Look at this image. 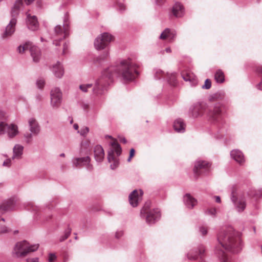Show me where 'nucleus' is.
Instances as JSON below:
<instances>
[{"label":"nucleus","instance_id":"ea45409f","mask_svg":"<svg viewBox=\"0 0 262 262\" xmlns=\"http://www.w3.org/2000/svg\"><path fill=\"white\" fill-rule=\"evenodd\" d=\"M71 229L70 228H68L65 231L64 233V235H62L59 238V241L60 242H63L66 239H67L69 236L70 235L71 233Z\"/></svg>","mask_w":262,"mask_h":262},{"label":"nucleus","instance_id":"774afa93","mask_svg":"<svg viewBox=\"0 0 262 262\" xmlns=\"http://www.w3.org/2000/svg\"><path fill=\"white\" fill-rule=\"evenodd\" d=\"M51 219V215H49L48 217L45 218L46 221H49Z\"/></svg>","mask_w":262,"mask_h":262},{"label":"nucleus","instance_id":"423d86ee","mask_svg":"<svg viewBox=\"0 0 262 262\" xmlns=\"http://www.w3.org/2000/svg\"><path fill=\"white\" fill-rule=\"evenodd\" d=\"M69 18L67 14H66L63 19V26L58 25L56 26L54 29V32L52 34V38L53 39V43L56 46H59V42L69 35Z\"/></svg>","mask_w":262,"mask_h":262},{"label":"nucleus","instance_id":"4468645a","mask_svg":"<svg viewBox=\"0 0 262 262\" xmlns=\"http://www.w3.org/2000/svg\"><path fill=\"white\" fill-rule=\"evenodd\" d=\"M62 100V94L58 88H53L50 92V104L53 108H58Z\"/></svg>","mask_w":262,"mask_h":262},{"label":"nucleus","instance_id":"864d4df0","mask_svg":"<svg viewBox=\"0 0 262 262\" xmlns=\"http://www.w3.org/2000/svg\"><path fill=\"white\" fill-rule=\"evenodd\" d=\"M56 255L54 254L50 253L49 255V262H53L54 260L56 259Z\"/></svg>","mask_w":262,"mask_h":262},{"label":"nucleus","instance_id":"39448f33","mask_svg":"<svg viewBox=\"0 0 262 262\" xmlns=\"http://www.w3.org/2000/svg\"><path fill=\"white\" fill-rule=\"evenodd\" d=\"M140 215L147 224L153 225L160 219L161 214L158 208H151V202L147 201L141 209Z\"/></svg>","mask_w":262,"mask_h":262},{"label":"nucleus","instance_id":"f03ea898","mask_svg":"<svg viewBox=\"0 0 262 262\" xmlns=\"http://www.w3.org/2000/svg\"><path fill=\"white\" fill-rule=\"evenodd\" d=\"M139 65L134 62L132 59L128 58L123 59L120 62L117 68L114 67H110L105 70H107V75L112 74L111 79L106 77L109 83L113 81V77L118 74L124 82H130L134 81L139 75L138 68Z\"/></svg>","mask_w":262,"mask_h":262},{"label":"nucleus","instance_id":"de8ad7c7","mask_svg":"<svg viewBox=\"0 0 262 262\" xmlns=\"http://www.w3.org/2000/svg\"><path fill=\"white\" fill-rule=\"evenodd\" d=\"M123 234H124V233L122 230H117L115 233V237L117 239H119L123 236Z\"/></svg>","mask_w":262,"mask_h":262},{"label":"nucleus","instance_id":"f8f14e48","mask_svg":"<svg viewBox=\"0 0 262 262\" xmlns=\"http://www.w3.org/2000/svg\"><path fill=\"white\" fill-rule=\"evenodd\" d=\"M207 107L206 104L204 102L194 103L189 107V116L194 119L202 117L206 112Z\"/></svg>","mask_w":262,"mask_h":262},{"label":"nucleus","instance_id":"c85d7f7f","mask_svg":"<svg viewBox=\"0 0 262 262\" xmlns=\"http://www.w3.org/2000/svg\"><path fill=\"white\" fill-rule=\"evenodd\" d=\"M52 71L55 77L58 78H61L64 74L63 67L59 61H57L55 64L53 66Z\"/></svg>","mask_w":262,"mask_h":262},{"label":"nucleus","instance_id":"aec40b11","mask_svg":"<svg viewBox=\"0 0 262 262\" xmlns=\"http://www.w3.org/2000/svg\"><path fill=\"white\" fill-rule=\"evenodd\" d=\"M26 24L28 28L32 31L37 30L39 23L35 15H31L28 12H26Z\"/></svg>","mask_w":262,"mask_h":262},{"label":"nucleus","instance_id":"49530a36","mask_svg":"<svg viewBox=\"0 0 262 262\" xmlns=\"http://www.w3.org/2000/svg\"><path fill=\"white\" fill-rule=\"evenodd\" d=\"M33 135L32 133H27L24 135V137L27 143H29L31 141Z\"/></svg>","mask_w":262,"mask_h":262},{"label":"nucleus","instance_id":"20e7f679","mask_svg":"<svg viewBox=\"0 0 262 262\" xmlns=\"http://www.w3.org/2000/svg\"><path fill=\"white\" fill-rule=\"evenodd\" d=\"M107 70H104L102 73L101 76L95 81L93 85L92 83H83L79 86L80 91L84 93L88 92L89 89H92L93 94L95 96H100L102 95L106 86L109 84L108 81L106 77L111 79L112 76V74L107 75L106 73Z\"/></svg>","mask_w":262,"mask_h":262},{"label":"nucleus","instance_id":"e433bc0d","mask_svg":"<svg viewBox=\"0 0 262 262\" xmlns=\"http://www.w3.org/2000/svg\"><path fill=\"white\" fill-rule=\"evenodd\" d=\"M166 80L171 86H175L177 84V80L175 74H167Z\"/></svg>","mask_w":262,"mask_h":262},{"label":"nucleus","instance_id":"473e14b6","mask_svg":"<svg viewBox=\"0 0 262 262\" xmlns=\"http://www.w3.org/2000/svg\"><path fill=\"white\" fill-rule=\"evenodd\" d=\"M108 57L109 52L106 50L94 60V62L97 66L102 65L107 60Z\"/></svg>","mask_w":262,"mask_h":262},{"label":"nucleus","instance_id":"e2e57ef3","mask_svg":"<svg viewBox=\"0 0 262 262\" xmlns=\"http://www.w3.org/2000/svg\"><path fill=\"white\" fill-rule=\"evenodd\" d=\"M156 1L157 5H161L164 3L165 0H156Z\"/></svg>","mask_w":262,"mask_h":262},{"label":"nucleus","instance_id":"a18cd8bd","mask_svg":"<svg viewBox=\"0 0 262 262\" xmlns=\"http://www.w3.org/2000/svg\"><path fill=\"white\" fill-rule=\"evenodd\" d=\"M211 86V81L210 79H207L205 81L204 84L202 86V88L203 89L208 90Z\"/></svg>","mask_w":262,"mask_h":262},{"label":"nucleus","instance_id":"f257e3e1","mask_svg":"<svg viewBox=\"0 0 262 262\" xmlns=\"http://www.w3.org/2000/svg\"><path fill=\"white\" fill-rule=\"evenodd\" d=\"M218 245L215 252L221 262H232L231 257L225 250L232 253L239 252L243 248L241 234L232 227H228L220 231L217 235Z\"/></svg>","mask_w":262,"mask_h":262},{"label":"nucleus","instance_id":"a19ab883","mask_svg":"<svg viewBox=\"0 0 262 262\" xmlns=\"http://www.w3.org/2000/svg\"><path fill=\"white\" fill-rule=\"evenodd\" d=\"M205 214L209 215L213 217H214L216 216V209L215 208H207L205 210Z\"/></svg>","mask_w":262,"mask_h":262},{"label":"nucleus","instance_id":"2f4dec72","mask_svg":"<svg viewBox=\"0 0 262 262\" xmlns=\"http://www.w3.org/2000/svg\"><path fill=\"white\" fill-rule=\"evenodd\" d=\"M24 146L20 144H16L13 148V159H20L23 153Z\"/></svg>","mask_w":262,"mask_h":262},{"label":"nucleus","instance_id":"8fccbe9b","mask_svg":"<svg viewBox=\"0 0 262 262\" xmlns=\"http://www.w3.org/2000/svg\"><path fill=\"white\" fill-rule=\"evenodd\" d=\"M10 231V230L6 226H2L0 232L2 233H6Z\"/></svg>","mask_w":262,"mask_h":262},{"label":"nucleus","instance_id":"7c9ffc66","mask_svg":"<svg viewBox=\"0 0 262 262\" xmlns=\"http://www.w3.org/2000/svg\"><path fill=\"white\" fill-rule=\"evenodd\" d=\"M182 77L185 81H189L191 86H195L198 83V80L193 73L190 72H183Z\"/></svg>","mask_w":262,"mask_h":262},{"label":"nucleus","instance_id":"0eeeda50","mask_svg":"<svg viewBox=\"0 0 262 262\" xmlns=\"http://www.w3.org/2000/svg\"><path fill=\"white\" fill-rule=\"evenodd\" d=\"M4 112L0 111V135L7 134L9 138L15 137L19 133L18 127L14 124H8Z\"/></svg>","mask_w":262,"mask_h":262},{"label":"nucleus","instance_id":"1a4fd4ad","mask_svg":"<svg viewBox=\"0 0 262 262\" xmlns=\"http://www.w3.org/2000/svg\"><path fill=\"white\" fill-rule=\"evenodd\" d=\"M110 145L111 147L108 150L107 159L108 162L111 163L110 168L112 170H115L119 165V159L118 157L121 154L122 148L115 141L111 142Z\"/></svg>","mask_w":262,"mask_h":262},{"label":"nucleus","instance_id":"4c0bfd02","mask_svg":"<svg viewBox=\"0 0 262 262\" xmlns=\"http://www.w3.org/2000/svg\"><path fill=\"white\" fill-rule=\"evenodd\" d=\"M26 209L36 213L38 212L40 210V208L38 207L35 206L32 202L28 203L26 205Z\"/></svg>","mask_w":262,"mask_h":262},{"label":"nucleus","instance_id":"3c124183","mask_svg":"<svg viewBox=\"0 0 262 262\" xmlns=\"http://www.w3.org/2000/svg\"><path fill=\"white\" fill-rule=\"evenodd\" d=\"M135 150L134 148L130 149L129 151V156L127 159L128 162H130L131 160V159L135 155Z\"/></svg>","mask_w":262,"mask_h":262},{"label":"nucleus","instance_id":"79ce46f5","mask_svg":"<svg viewBox=\"0 0 262 262\" xmlns=\"http://www.w3.org/2000/svg\"><path fill=\"white\" fill-rule=\"evenodd\" d=\"M257 72L259 74V76L261 78L260 82L256 85L257 89L262 91V67H259L257 69Z\"/></svg>","mask_w":262,"mask_h":262},{"label":"nucleus","instance_id":"37998d69","mask_svg":"<svg viewBox=\"0 0 262 262\" xmlns=\"http://www.w3.org/2000/svg\"><path fill=\"white\" fill-rule=\"evenodd\" d=\"M89 132V128L86 126L83 127L80 130H78L77 133H79L82 136L85 137Z\"/></svg>","mask_w":262,"mask_h":262},{"label":"nucleus","instance_id":"052dcab7","mask_svg":"<svg viewBox=\"0 0 262 262\" xmlns=\"http://www.w3.org/2000/svg\"><path fill=\"white\" fill-rule=\"evenodd\" d=\"M214 198L216 203H220L221 202V200L219 196H214Z\"/></svg>","mask_w":262,"mask_h":262},{"label":"nucleus","instance_id":"f3484780","mask_svg":"<svg viewBox=\"0 0 262 262\" xmlns=\"http://www.w3.org/2000/svg\"><path fill=\"white\" fill-rule=\"evenodd\" d=\"M205 248L204 246L200 245L197 250H190L187 254V258L190 260H196L200 258L203 260L205 254Z\"/></svg>","mask_w":262,"mask_h":262},{"label":"nucleus","instance_id":"9b49d317","mask_svg":"<svg viewBox=\"0 0 262 262\" xmlns=\"http://www.w3.org/2000/svg\"><path fill=\"white\" fill-rule=\"evenodd\" d=\"M29 50L33 58L34 62H38L41 56V53L39 49L31 42H27L23 45H20L17 48V51L19 53Z\"/></svg>","mask_w":262,"mask_h":262},{"label":"nucleus","instance_id":"5fc2aeb1","mask_svg":"<svg viewBox=\"0 0 262 262\" xmlns=\"http://www.w3.org/2000/svg\"><path fill=\"white\" fill-rule=\"evenodd\" d=\"M69 48V43H67V42H65L63 45V51H62V54L66 55L67 53V51L68 50Z\"/></svg>","mask_w":262,"mask_h":262},{"label":"nucleus","instance_id":"a878e982","mask_svg":"<svg viewBox=\"0 0 262 262\" xmlns=\"http://www.w3.org/2000/svg\"><path fill=\"white\" fill-rule=\"evenodd\" d=\"M94 154L95 160L97 162H101L104 158V151L100 145H97L94 149Z\"/></svg>","mask_w":262,"mask_h":262},{"label":"nucleus","instance_id":"a211bd4d","mask_svg":"<svg viewBox=\"0 0 262 262\" xmlns=\"http://www.w3.org/2000/svg\"><path fill=\"white\" fill-rule=\"evenodd\" d=\"M17 20L15 18H11L9 23L7 25L4 32L1 35V37L5 39L11 37L15 31V27Z\"/></svg>","mask_w":262,"mask_h":262},{"label":"nucleus","instance_id":"bf43d9fd","mask_svg":"<svg viewBox=\"0 0 262 262\" xmlns=\"http://www.w3.org/2000/svg\"><path fill=\"white\" fill-rule=\"evenodd\" d=\"M36 99L38 102H40L42 100V96L41 94H38L36 95Z\"/></svg>","mask_w":262,"mask_h":262},{"label":"nucleus","instance_id":"58836bf2","mask_svg":"<svg viewBox=\"0 0 262 262\" xmlns=\"http://www.w3.org/2000/svg\"><path fill=\"white\" fill-rule=\"evenodd\" d=\"M224 97V93L223 92H217L210 96V100H217L222 99Z\"/></svg>","mask_w":262,"mask_h":262},{"label":"nucleus","instance_id":"b1692460","mask_svg":"<svg viewBox=\"0 0 262 262\" xmlns=\"http://www.w3.org/2000/svg\"><path fill=\"white\" fill-rule=\"evenodd\" d=\"M174 130L179 133H183L185 132L186 124L182 118L176 119L173 123Z\"/></svg>","mask_w":262,"mask_h":262},{"label":"nucleus","instance_id":"69168bd1","mask_svg":"<svg viewBox=\"0 0 262 262\" xmlns=\"http://www.w3.org/2000/svg\"><path fill=\"white\" fill-rule=\"evenodd\" d=\"M27 5H29L32 3V1L31 0H24Z\"/></svg>","mask_w":262,"mask_h":262},{"label":"nucleus","instance_id":"338daca9","mask_svg":"<svg viewBox=\"0 0 262 262\" xmlns=\"http://www.w3.org/2000/svg\"><path fill=\"white\" fill-rule=\"evenodd\" d=\"M73 127L75 130H77V131L78 130L79 126L77 124H74L73 125Z\"/></svg>","mask_w":262,"mask_h":262},{"label":"nucleus","instance_id":"dca6fc26","mask_svg":"<svg viewBox=\"0 0 262 262\" xmlns=\"http://www.w3.org/2000/svg\"><path fill=\"white\" fill-rule=\"evenodd\" d=\"M91 158L87 156L84 157L75 158L72 159L73 166L74 167L85 166L88 170H92L93 166L90 164Z\"/></svg>","mask_w":262,"mask_h":262},{"label":"nucleus","instance_id":"c9c22d12","mask_svg":"<svg viewBox=\"0 0 262 262\" xmlns=\"http://www.w3.org/2000/svg\"><path fill=\"white\" fill-rule=\"evenodd\" d=\"M214 79L217 83H222L225 81V76L223 72L221 70L216 71L214 74Z\"/></svg>","mask_w":262,"mask_h":262},{"label":"nucleus","instance_id":"09e8293b","mask_svg":"<svg viewBox=\"0 0 262 262\" xmlns=\"http://www.w3.org/2000/svg\"><path fill=\"white\" fill-rule=\"evenodd\" d=\"M118 8L121 12L124 11L125 10V6L124 4L122 3H118Z\"/></svg>","mask_w":262,"mask_h":262},{"label":"nucleus","instance_id":"9d476101","mask_svg":"<svg viewBox=\"0 0 262 262\" xmlns=\"http://www.w3.org/2000/svg\"><path fill=\"white\" fill-rule=\"evenodd\" d=\"M230 198L235 210L239 213L243 212L247 206L245 196L242 194H239L237 191L233 188L231 194Z\"/></svg>","mask_w":262,"mask_h":262},{"label":"nucleus","instance_id":"412c9836","mask_svg":"<svg viewBox=\"0 0 262 262\" xmlns=\"http://www.w3.org/2000/svg\"><path fill=\"white\" fill-rule=\"evenodd\" d=\"M177 35V32L175 30L166 28L162 32L159 38L162 40L168 38L169 42H172L175 40Z\"/></svg>","mask_w":262,"mask_h":262},{"label":"nucleus","instance_id":"0e129e2a","mask_svg":"<svg viewBox=\"0 0 262 262\" xmlns=\"http://www.w3.org/2000/svg\"><path fill=\"white\" fill-rule=\"evenodd\" d=\"M120 141L121 142H122V143H124V144L126 143V142H127V141H126V139L125 138H124V137L121 138L120 139Z\"/></svg>","mask_w":262,"mask_h":262},{"label":"nucleus","instance_id":"c03bdc74","mask_svg":"<svg viewBox=\"0 0 262 262\" xmlns=\"http://www.w3.org/2000/svg\"><path fill=\"white\" fill-rule=\"evenodd\" d=\"M45 84V81L42 78H39L36 81V85L38 88L41 89L43 88Z\"/></svg>","mask_w":262,"mask_h":262},{"label":"nucleus","instance_id":"2eb2a0df","mask_svg":"<svg viewBox=\"0 0 262 262\" xmlns=\"http://www.w3.org/2000/svg\"><path fill=\"white\" fill-rule=\"evenodd\" d=\"M210 164L205 161H197L195 162L193 171L195 174H207L209 170L210 167Z\"/></svg>","mask_w":262,"mask_h":262},{"label":"nucleus","instance_id":"c756f323","mask_svg":"<svg viewBox=\"0 0 262 262\" xmlns=\"http://www.w3.org/2000/svg\"><path fill=\"white\" fill-rule=\"evenodd\" d=\"M172 12L176 17H181L184 14V8L181 3L177 2L173 6Z\"/></svg>","mask_w":262,"mask_h":262},{"label":"nucleus","instance_id":"72a5a7b5","mask_svg":"<svg viewBox=\"0 0 262 262\" xmlns=\"http://www.w3.org/2000/svg\"><path fill=\"white\" fill-rule=\"evenodd\" d=\"M167 74L160 69H155L153 71L154 77L156 80H166Z\"/></svg>","mask_w":262,"mask_h":262},{"label":"nucleus","instance_id":"6ab92c4d","mask_svg":"<svg viewBox=\"0 0 262 262\" xmlns=\"http://www.w3.org/2000/svg\"><path fill=\"white\" fill-rule=\"evenodd\" d=\"M143 194V192L141 189L139 191L134 190L129 194L128 200L132 207H135L138 206L139 201L142 199Z\"/></svg>","mask_w":262,"mask_h":262},{"label":"nucleus","instance_id":"bb28decb","mask_svg":"<svg viewBox=\"0 0 262 262\" xmlns=\"http://www.w3.org/2000/svg\"><path fill=\"white\" fill-rule=\"evenodd\" d=\"M231 158L239 164L245 162V158L243 152L238 149H233L230 152Z\"/></svg>","mask_w":262,"mask_h":262},{"label":"nucleus","instance_id":"4d7b16f0","mask_svg":"<svg viewBox=\"0 0 262 262\" xmlns=\"http://www.w3.org/2000/svg\"><path fill=\"white\" fill-rule=\"evenodd\" d=\"M38 258L34 257V258H27L26 259L27 262H38Z\"/></svg>","mask_w":262,"mask_h":262},{"label":"nucleus","instance_id":"5701e85b","mask_svg":"<svg viewBox=\"0 0 262 262\" xmlns=\"http://www.w3.org/2000/svg\"><path fill=\"white\" fill-rule=\"evenodd\" d=\"M24 4L23 0H16L11 10V18H15L17 20V17L19 14Z\"/></svg>","mask_w":262,"mask_h":262},{"label":"nucleus","instance_id":"680f3d73","mask_svg":"<svg viewBox=\"0 0 262 262\" xmlns=\"http://www.w3.org/2000/svg\"><path fill=\"white\" fill-rule=\"evenodd\" d=\"M82 107L84 110L86 111L89 108V105L86 103H82Z\"/></svg>","mask_w":262,"mask_h":262},{"label":"nucleus","instance_id":"4be33fe9","mask_svg":"<svg viewBox=\"0 0 262 262\" xmlns=\"http://www.w3.org/2000/svg\"><path fill=\"white\" fill-rule=\"evenodd\" d=\"M28 124L29 127V130L33 134V135L36 136L39 134L40 128V126L34 118H31L28 120Z\"/></svg>","mask_w":262,"mask_h":262},{"label":"nucleus","instance_id":"13d9d810","mask_svg":"<svg viewBox=\"0 0 262 262\" xmlns=\"http://www.w3.org/2000/svg\"><path fill=\"white\" fill-rule=\"evenodd\" d=\"M165 52L169 53L171 52V50L170 47H167L165 49V50L161 51L160 53L161 54H164Z\"/></svg>","mask_w":262,"mask_h":262},{"label":"nucleus","instance_id":"393cba45","mask_svg":"<svg viewBox=\"0 0 262 262\" xmlns=\"http://www.w3.org/2000/svg\"><path fill=\"white\" fill-rule=\"evenodd\" d=\"M15 204V202L14 199L5 200L0 204V210L3 212L11 210L14 208Z\"/></svg>","mask_w":262,"mask_h":262},{"label":"nucleus","instance_id":"f704fd0d","mask_svg":"<svg viewBox=\"0 0 262 262\" xmlns=\"http://www.w3.org/2000/svg\"><path fill=\"white\" fill-rule=\"evenodd\" d=\"M90 141L89 140H82L80 143V154H88L90 151Z\"/></svg>","mask_w":262,"mask_h":262},{"label":"nucleus","instance_id":"cd10ccee","mask_svg":"<svg viewBox=\"0 0 262 262\" xmlns=\"http://www.w3.org/2000/svg\"><path fill=\"white\" fill-rule=\"evenodd\" d=\"M183 201L185 206L189 209H192L197 204L196 200L189 193H187L184 196Z\"/></svg>","mask_w":262,"mask_h":262},{"label":"nucleus","instance_id":"7ed1b4c3","mask_svg":"<svg viewBox=\"0 0 262 262\" xmlns=\"http://www.w3.org/2000/svg\"><path fill=\"white\" fill-rule=\"evenodd\" d=\"M224 106L220 103L215 104L212 108H210L207 113L208 120L215 126L217 129L213 133L215 138L218 139L225 135L226 125L223 117Z\"/></svg>","mask_w":262,"mask_h":262},{"label":"nucleus","instance_id":"603ef678","mask_svg":"<svg viewBox=\"0 0 262 262\" xmlns=\"http://www.w3.org/2000/svg\"><path fill=\"white\" fill-rule=\"evenodd\" d=\"M200 231L203 235H205L207 233V228L203 226L200 227Z\"/></svg>","mask_w":262,"mask_h":262},{"label":"nucleus","instance_id":"6e6552de","mask_svg":"<svg viewBox=\"0 0 262 262\" xmlns=\"http://www.w3.org/2000/svg\"><path fill=\"white\" fill-rule=\"evenodd\" d=\"M39 245L35 244L30 245L26 241L17 243L12 251V255L16 258L24 257L28 253L36 251Z\"/></svg>","mask_w":262,"mask_h":262},{"label":"nucleus","instance_id":"ddd939ff","mask_svg":"<svg viewBox=\"0 0 262 262\" xmlns=\"http://www.w3.org/2000/svg\"><path fill=\"white\" fill-rule=\"evenodd\" d=\"M113 40V36L108 33H103L95 39L94 47L97 50H103L107 47Z\"/></svg>","mask_w":262,"mask_h":262},{"label":"nucleus","instance_id":"6e6d98bb","mask_svg":"<svg viewBox=\"0 0 262 262\" xmlns=\"http://www.w3.org/2000/svg\"><path fill=\"white\" fill-rule=\"evenodd\" d=\"M11 159H8L3 162V165L4 166L10 167L11 165Z\"/></svg>","mask_w":262,"mask_h":262}]
</instances>
